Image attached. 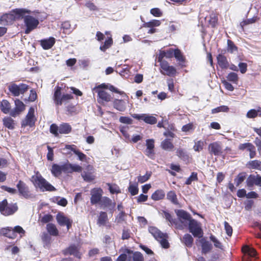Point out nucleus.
<instances>
[{
    "label": "nucleus",
    "instance_id": "6e6d98bb",
    "mask_svg": "<svg viewBox=\"0 0 261 261\" xmlns=\"http://www.w3.org/2000/svg\"><path fill=\"white\" fill-rule=\"evenodd\" d=\"M59 126H58L56 124H52L50 126V132L54 134L55 136L57 137L59 135Z\"/></svg>",
    "mask_w": 261,
    "mask_h": 261
},
{
    "label": "nucleus",
    "instance_id": "9d476101",
    "mask_svg": "<svg viewBox=\"0 0 261 261\" xmlns=\"http://www.w3.org/2000/svg\"><path fill=\"white\" fill-rule=\"evenodd\" d=\"M189 229L195 237L200 238L202 237L203 231L201 227L199 226L198 222L194 219H192L188 223Z\"/></svg>",
    "mask_w": 261,
    "mask_h": 261
},
{
    "label": "nucleus",
    "instance_id": "6e6552de",
    "mask_svg": "<svg viewBox=\"0 0 261 261\" xmlns=\"http://www.w3.org/2000/svg\"><path fill=\"white\" fill-rule=\"evenodd\" d=\"M162 58L161 56H159L158 58V61L161 63V72L162 74L170 76L175 75L176 72V69L172 66H169L167 61L162 60Z\"/></svg>",
    "mask_w": 261,
    "mask_h": 261
},
{
    "label": "nucleus",
    "instance_id": "c756f323",
    "mask_svg": "<svg viewBox=\"0 0 261 261\" xmlns=\"http://www.w3.org/2000/svg\"><path fill=\"white\" fill-rule=\"evenodd\" d=\"M181 241L187 247L190 248L193 245V238L191 234L187 233L184 236L182 239H181Z\"/></svg>",
    "mask_w": 261,
    "mask_h": 261
},
{
    "label": "nucleus",
    "instance_id": "864d4df0",
    "mask_svg": "<svg viewBox=\"0 0 261 261\" xmlns=\"http://www.w3.org/2000/svg\"><path fill=\"white\" fill-rule=\"evenodd\" d=\"M243 251L247 253L250 257H255L256 254V252L254 249L247 246L243 248Z\"/></svg>",
    "mask_w": 261,
    "mask_h": 261
},
{
    "label": "nucleus",
    "instance_id": "0e129e2a",
    "mask_svg": "<svg viewBox=\"0 0 261 261\" xmlns=\"http://www.w3.org/2000/svg\"><path fill=\"white\" fill-rule=\"evenodd\" d=\"M257 116V112L255 109L250 110L246 114V117L248 118H254Z\"/></svg>",
    "mask_w": 261,
    "mask_h": 261
},
{
    "label": "nucleus",
    "instance_id": "f257e3e1",
    "mask_svg": "<svg viewBox=\"0 0 261 261\" xmlns=\"http://www.w3.org/2000/svg\"><path fill=\"white\" fill-rule=\"evenodd\" d=\"M82 171V167L80 165L72 164L68 162L61 165L54 164L51 169V173L55 177L59 176L62 172L71 173L73 172H81Z\"/></svg>",
    "mask_w": 261,
    "mask_h": 261
},
{
    "label": "nucleus",
    "instance_id": "bf43d9fd",
    "mask_svg": "<svg viewBox=\"0 0 261 261\" xmlns=\"http://www.w3.org/2000/svg\"><path fill=\"white\" fill-rule=\"evenodd\" d=\"M247 150L250 152L249 156L251 159H252L255 157L256 155L255 147L251 143L250 145H249V147L248 148Z\"/></svg>",
    "mask_w": 261,
    "mask_h": 261
},
{
    "label": "nucleus",
    "instance_id": "9b49d317",
    "mask_svg": "<svg viewBox=\"0 0 261 261\" xmlns=\"http://www.w3.org/2000/svg\"><path fill=\"white\" fill-rule=\"evenodd\" d=\"M62 252L64 255H72L78 258H81L82 255L80 251L79 246L74 244H71L68 247L63 250Z\"/></svg>",
    "mask_w": 261,
    "mask_h": 261
},
{
    "label": "nucleus",
    "instance_id": "de8ad7c7",
    "mask_svg": "<svg viewBox=\"0 0 261 261\" xmlns=\"http://www.w3.org/2000/svg\"><path fill=\"white\" fill-rule=\"evenodd\" d=\"M198 180L197 173L196 172H192L191 175L186 180L185 184L186 185H191L192 182L193 181H196Z\"/></svg>",
    "mask_w": 261,
    "mask_h": 261
},
{
    "label": "nucleus",
    "instance_id": "b1692460",
    "mask_svg": "<svg viewBox=\"0 0 261 261\" xmlns=\"http://www.w3.org/2000/svg\"><path fill=\"white\" fill-rule=\"evenodd\" d=\"M200 243L201 245L202 253L206 254L212 249V244L205 239H201L200 240Z\"/></svg>",
    "mask_w": 261,
    "mask_h": 261
},
{
    "label": "nucleus",
    "instance_id": "dca6fc26",
    "mask_svg": "<svg viewBox=\"0 0 261 261\" xmlns=\"http://www.w3.org/2000/svg\"><path fill=\"white\" fill-rule=\"evenodd\" d=\"M210 153L216 156L222 155L223 149L221 143L219 142H215L211 143L208 147Z\"/></svg>",
    "mask_w": 261,
    "mask_h": 261
},
{
    "label": "nucleus",
    "instance_id": "37998d69",
    "mask_svg": "<svg viewBox=\"0 0 261 261\" xmlns=\"http://www.w3.org/2000/svg\"><path fill=\"white\" fill-rule=\"evenodd\" d=\"M128 189V191L130 193L131 195L133 196L137 195L139 191L138 185L136 183L134 184H130Z\"/></svg>",
    "mask_w": 261,
    "mask_h": 261
},
{
    "label": "nucleus",
    "instance_id": "c03bdc74",
    "mask_svg": "<svg viewBox=\"0 0 261 261\" xmlns=\"http://www.w3.org/2000/svg\"><path fill=\"white\" fill-rule=\"evenodd\" d=\"M113 43V40L112 38H109L108 40H106L104 44L100 46V49L102 51H105L106 49L109 48Z\"/></svg>",
    "mask_w": 261,
    "mask_h": 261
},
{
    "label": "nucleus",
    "instance_id": "58836bf2",
    "mask_svg": "<svg viewBox=\"0 0 261 261\" xmlns=\"http://www.w3.org/2000/svg\"><path fill=\"white\" fill-rule=\"evenodd\" d=\"M161 24V22L158 20H152L147 22H144L143 27L145 28H153L154 27H158Z\"/></svg>",
    "mask_w": 261,
    "mask_h": 261
},
{
    "label": "nucleus",
    "instance_id": "09e8293b",
    "mask_svg": "<svg viewBox=\"0 0 261 261\" xmlns=\"http://www.w3.org/2000/svg\"><path fill=\"white\" fill-rule=\"evenodd\" d=\"M81 175L84 180L86 181H91L94 179V176L92 174L85 171L82 172Z\"/></svg>",
    "mask_w": 261,
    "mask_h": 261
},
{
    "label": "nucleus",
    "instance_id": "393cba45",
    "mask_svg": "<svg viewBox=\"0 0 261 261\" xmlns=\"http://www.w3.org/2000/svg\"><path fill=\"white\" fill-rule=\"evenodd\" d=\"M218 64L222 69H226L229 67L227 58L223 55L219 54L217 57Z\"/></svg>",
    "mask_w": 261,
    "mask_h": 261
},
{
    "label": "nucleus",
    "instance_id": "f704fd0d",
    "mask_svg": "<svg viewBox=\"0 0 261 261\" xmlns=\"http://www.w3.org/2000/svg\"><path fill=\"white\" fill-rule=\"evenodd\" d=\"M98 96L99 98L107 102L110 101L112 98L111 95L103 90L99 91L98 92Z\"/></svg>",
    "mask_w": 261,
    "mask_h": 261
},
{
    "label": "nucleus",
    "instance_id": "5fc2aeb1",
    "mask_svg": "<svg viewBox=\"0 0 261 261\" xmlns=\"http://www.w3.org/2000/svg\"><path fill=\"white\" fill-rule=\"evenodd\" d=\"M227 79L229 81L236 83L238 80V74L235 72H230L227 76Z\"/></svg>",
    "mask_w": 261,
    "mask_h": 261
},
{
    "label": "nucleus",
    "instance_id": "680f3d73",
    "mask_svg": "<svg viewBox=\"0 0 261 261\" xmlns=\"http://www.w3.org/2000/svg\"><path fill=\"white\" fill-rule=\"evenodd\" d=\"M119 121L122 123L130 124L133 122V120L128 117L121 116L119 118Z\"/></svg>",
    "mask_w": 261,
    "mask_h": 261
},
{
    "label": "nucleus",
    "instance_id": "69168bd1",
    "mask_svg": "<svg viewBox=\"0 0 261 261\" xmlns=\"http://www.w3.org/2000/svg\"><path fill=\"white\" fill-rule=\"evenodd\" d=\"M224 227L226 232L228 236H231L232 233V228L228 222H224Z\"/></svg>",
    "mask_w": 261,
    "mask_h": 261
},
{
    "label": "nucleus",
    "instance_id": "72a5a7b5",
    "mask_svg": "<svg viewBox=\"0 0 261 261\" xmlns=\"http://www.w3.org/2000/svg\"><path fill=\"white\" fill-rule=\"evenodd\" d=\"M46 229L48 232L49 233V235L56 236L58 234L59 231L58 229L56 226L52 223L47 224Z\"/></svg>",
    "mask_w": 261,
    "mask_h": 261
},
{
    "label": "nucleus",
    "instance_id": "603ef678",
    "mask_svg": "<svg viewBox=\"0 0 261 261\" xmlns=\"http://www.w3.org/2000/svg\"><path fill=\"white\" fill-rule=\"evenodd\" d=\"M228 110H229V108L227 106H220L216 108L212 109V113L213 114H215V113H219L220 112H227L228 111Z\"/></svg>",
    "mask_w": 261,
    "mask_h": 261
},
{
    "label": "nucleus",
    "instance_id": "7c9ffc66",
    "mask_svg": "<svg viewBox=\"0 0 261 261\" xmlns=\"http://www.w3.org/2000/svg\"><path fill=\"white\" fill-rule=\"evenodd\" d=\"M71 131V126L66 123H63L60 125L59 133L60 134H67Z\"/></svg>",
    "mask_w": 261,
    "mask_h": 261
},
{
    "label": "nucleus",
    "instance_id": "338daca9",
    "mask_svg": "<svg viewBox=\"0 0 261 261\" xmlns=\"http://www.w3.org/2000/svg\"><path fill=\"white\" fill-rule=\"evenodd\" d=\"M125 215V213L123 211H121L116 217V221L118 223H121L124 220Z\"/></svg>",
    "mask_w": 261,
    "mask_h": 261
},
{
    "label": "nucleus",
    "instance_id": "13d9d810",
    "mask_svg": "<svg viewBox=\"0 0 261 261\" xmlns=\"http://www.w3.org/2000/svg\"><path fill=\"white\" fill-rule=\"evenodd\" d=\"M151 176V173L146 172V174L143 176H139L138 177V180L140 183H143L148 180Z\"/></svg>",
    "mask_w": 261,
    "mask_h": 261
},
{
    "label": "nucleus",
    "instance_id": "a19ab883",
    "mask_svg": "<svg viewBox=\"0 0 261 261\" xmlns=\"http://www.w3.org/2000/svg\"><path fill=\"white\" fill-rule=\"evenodd\" d=\"M42 240L43 242L44 246L47 247L50 242L51 237L48 233L44 232L41 236Z\"/></svg>",
    "mask_w": 261,
    "mask_h": 261
},
{
    "label": "nucleus",
    "instance_id": "e2e57ef3",
    "mask_svg": "<svg viewBox=\"0 0 261 261\" xmlns=\"http://www.w3.org/2000/svg\"><path fill=\"white\" fill-rule=\"evenodd\" d=\"M133 260L134 261H143L144 258L143 255L139 252H135L133 254Z\"/></svg>",
    "mask_w": 261,
    "mask_h": 261
},
{
    "label": "nucleus",
    "instance_id": "0eeeda50",
    "mask_svg": "<svg viewBox=\"0 0 261 261\" xmlns=\"http://www.w3.org/2000/svg\"><path fill=\"white\" fill-rule=\"evenodd\" d=\"M21 18H23V21L26 27L25 34H29L31 31L36 29L39 23L38 19L31 15H25L24 14Z\"/></svg>",
    "mask_w": 261,
    "mask_h": 261
},
{
    "label": "nucleus",
    "instance_id": "4be33fe9",
    "mask_svg": "<svg viewBox=\"0 0 261 261\" xmlns=\"http://www.w3.org/2000/svg\"><path fill=\"white\" fill-rule=\"evenodd\" d=\"M58 223L61 226H66L67 230L71 227L72 221L63 214H58L56 216Z\"/></svg>",
    "mask_w": 261,
    "mask_h": 261
},
{
    "label": "nucleus",
    "instance_id": "4468645a",
    "mask_svg": "<svg viewBox=\"0 0 261 261\" xmlns=\"http://www.w3.org/2000/svg\"><path fill=\"white\" fill-rule=\"evenodd\" d=\"M19 194L27 199L33 198L34 195L30 193L29 187L21 180H19L16 186Z\"/></svg>",
    "mask_w": 261,
    "mask_h": 261
},
{
    "label": "nucleus",
    "instance_id": "7ed1b4c3",
    "mask_svg": "<svg viewBox=\"0 0 261 261\" xmlns=\"http://www.w3.org/2000/svg\"><path fill=\"white\" fill-rule=\"evenodd\" d=\"M32 181L34 186L36 188H39L42 192H52L56 190V189L39 173H37L36 175L32 176Z\"/></svg>",
    "mask_w": 261,
    "mask_h": 261
},
{
    "label": "nucleus",
    "instance_id": "a878e982",
    "mask_svg": "<svg viewBox=\"0 0 261 261\" xmlns=\"http://www.w3.org/2000/svg\"><path fill=\"white\" fill-rule=\"evenodd\" d=\"M108 221V215L106 212H101L98 217L97 221V224L99 226L106 225L107 221Z\"/></svg>",
    "mask_w": 261,
    "mask_h": 261
},
{
    "label": "nucleus",
    "instance_id": "5701e85b",
    "mask_svg": "<svg viewBox=\"0 0 261 261\" xmlns=\"http://www.w3.org/2000/svg\"><path fill=\"white\" fill-rule=\"evenodd\" d=\"M55 43V39L54 37H49L48 39H45L40 41V44L44 49L51 48Z\"/></svg>",
    "mask_w": 261,
    "mask_h": 261
},
{
    "label": "nucleus",
    "instance_id": "473e14b6",
    "mask_svg": "<svg viewBox=\"0 0 261 261\" xmlns=\"http://www.w3.org/2000/svg\"><path fill=\"white\" fill-rule=\"evenodd\" d=\"M165 195V194L163 190H158L152 194L151 198L155 201H157L163 199Z\"/></svg>",
    "mask_w": 261,
    "mask_h": 261
},
{
    "label": "nucleus",
    "instance_id": "e433bc0d",
    "mask_svg": "<svg viewBox=\"0 0 261 261\" xmlns=\"http://www.w3.org/2000/svg\"><path fill=\"white\" fill-rule=\"evenodd\" d=\"M167 199L175 204H178L176 195L174 191H170L167 194Z\"/></svg>",
    "mask_w": 261,
    "mask_h": 261
},
{
    "label": "nucleus",
    "instance_id": "ddd939ff",
    "mask_svg": "<svg viewBox=\"0 0 261 261\" xmlns=\"http://www.w3.org/2000/svg\"><path fill=\"white\" fill-rule=\"evenodd\" d=\"M132 117L139 120H143L146 123L154 124L157 122V119L149 114H134L132 115Z\"/></svg>",
    "mask_w": 261,
    "mask_h": 261
},
{
    "label": "nucleus",
    "instance_id": "f8f14e48",
    "mask_svg": "<svg viewBox=\"0 0 261 261\" xmlns=\"http://www.w3.org/2000/svg\"><path fill=\"white\" fill-rule=\"evenodd\" d=\"M176 215L181 224L179 226L180 228H183L184 226H187L188 222L192 219L191 215L182 210H178L176 212Z\"/></svg>",
    "mask_w": 261,
    "mask_h": 261
},
{
    "label": "nucleus",
    "instance_id": "cd10ccee",
    "mask_svg": "<svg viewBox=\"0 0 261 261\" xmlns=\"http://www.w3.org/2000/svg\"><path fill=\"white\" fill-rule=\"evenodd\" d=\"M176 155L182 160L188 162L189 161V155L188 153L182 148H178L176 151Z\"/></svg>",
    "mask_w": 261,
    "mask_h": 261
},
{
    "label": "nucleus",
    "instance_id": "bb28decb",
    "mask_svg": "<svg viewBox=\"0 0 261 261\" xmlns=\"http://www.w3.org/2000/svg\"><path fill=\"white\" fill-rule=\"evenodd\" d=\"M161 146L165 150L171 151L174 148V145L169 139H166L161 144Z\"/></svg>",
    "mask_w": 261,
    "mask_h": 261
},
{
    "label": "nucleus",
    "instance_id": "052dcab7",
    "mask_svg": "<svg viewBox=\"0 0 261 261\" xmlns=\"http://www.w3.org/2000/svg\"><path fill=\"white\" fill-rule=\"evenodd\" d=\"M210 239L212 242H214V246L216 247L221 249H222V245L221 242L219 241H218L215 236L211 235L210 237Z\"/></svg>",
    "mask_w": 261,
    "mask_h": 261
},
{
    "label": "nucleus",
    "instance_id": "ea45409f",
    "mask_svg": "<svg viewBox=\"0 0 261 261\" xmlns=\"http://www.w3.org/2000/svg\"><path fill=\"white\" fill-rule=\"evenodd\" d=\"M4 125L9 129L14 128V120L10 117H6L3 119Z\"/></svg>",
    "mask_w": 261,
    "mask_h": 261
},
{
    "label": "nucleus",
    "instance_id": "2f4dec72",
    "mask_svg": "<svg viewBox=\"0 0 261 261\" xmlns=\"http://www.w3.org/2000/svg\"><path fill=\"white\" fill-rule=\"evenodd\" d=\"M11 106L7 100H3L1 103V110L5 114L10 113Z\"/></svg>",
    "mask_w": 261,
    "mask_h": 261
},
{
    "label": "nucleus",
    "instance_id": "39448f33",
    "mask_svg": "<svg viewBox=\"0 0 261 261\" xmlns=\"http://www.w3.org/2000/svg\"><path fill=\"white\" fill-rule=\"evenodd\" d=\"M18 210L16 203L8 204L6 199L0 202V212L5 216L13 214Z\"/></svg>",
    "mask_w": 261,
    "mask_h": 261
},
{
    "label": "nucleus",
    "instance_id": "a18cd8bd",
    "mask_svg": "<svg viewBox=\"0 0 261 261\" xmlns=\"http://www.w3.org/2000/svg\"><path fill=\"white\" fill-rule=\"evenodd\" d=\"M256 21V17H253L251 18L248 19L246 20L242 21L240 24V27L242 31L244 30V27L246 25L253 23Z\"/></svg>",
    "mask_w": 261,
    "mask_h": 261
},
{
    "label": "nucleus",
    "instance_id": "f03ea898",
    "mask_svg": "<svg viewBox=\"0 0 261 261\" xmlns=\"http://www.w3.org/2000/svg\"><path fill=\"white\" fill-rule=\"evenodd\" d=\"M30 10L25 9H15L11 13L5 14L0 18V21L4 25L12 23L16 19H21L26 13L30 14Z\"/></svg>",
    "mask_w": 261,
    "mask_h": 261
},
{
    "label": "nucleus",
    "instance_id": "3c124183",
    "mask_svg": "<svg viewBox=\"0 0 261 261\" xmlns=\"http://www.w3.org/2000/svg\"><path fill=\"white\" fill-rule=\"evenodd\" d=\"M174 55L177 60L181 62H185V58L178 49H176L174 50Z\"/></svg>",
    "mask_w": 261,
    "mask_h": 261
},
{
    "label": "nucleus",
    "instance_id": "f3484780",
    "mask_svg": "<svg viewBox=\"0 0 261 261\" xmlns=\"http://www.w3.org/2000/svg\"><path fill=\"white\" fill-rule=\"evenodd\" d=\"M102 190L100 189H93L91 191V203L92 204H100L102 199Z\"/></svg>",
    "mask_w": 261,
    "mask_h": 261
},
{
    "label": "nucleus",
    "instance_id": "a211bd4d",
    "mask_svg": "<svg viewBox=\"0 0 261 261\" xmlns=\"http://www.w3.org/2000/svg\"><path fill=\"white\" fill-rule=\"evenodd\" d=\"M62 150H66L65 153L66 154L70 153L71 151H73L78 156L80 161H84L86 158V155L80 150H77L74 145H66L65 147L62 148Z\"/></svg>",
    "mask_w": 261,
    "mask_h": 261
},
{
    "label": "nucleus",
    "instance_id": "6ab92c4d",
    "mask_svg": "<svg viewBox=\"0 0 261 261\" xmlns=\"http://www.w3.org/2000/svg\"><path fill=\"white\" fill-rule=\"evenodd\" d=\"M246 184L249 188H251L254 185L261 187V176L259 175H250L246 179Z\"/></svg>",
    "mask_w": 261,
    "mask_h": 261
},
{
    "label": "nucleus",
    "instance_id": "4d7b16f0",
    "mask_svg": "<svg viewBox=\"0 0 261 261\" xmlns=\"http://www.w3.org/2000/svg\"><path fill=\"white\" fill-rule=\"evenodd\" d=\"M150 13L155 17H160L162 16V12L158 8H152L150 10Z\"/></svg>",
    "mask_w": 261,
    "mask_h": 261
},
{
    "label": "nucleus",
    "instance_id": "49530a36",
    "mask_svg": "<svg viewBox=\"0 0 261 261\" xmlns=\"http://www.w3.org/2000/svg\"><path fill=\"white\" fill-rule=\"evenodd\" d=\"M109 189L111 193L112 194H117L120 192L119 187L114 184L111 185L110 184H108Z\"/></svg>",
    "mask_w": 261,
    "mask_h": 261
},
{
    "label": "nucleus",
    "instance_id": "2eb2a0df",
    "mask_svg": "<svg viewBox=\"0 0 261 261\" xmlns=\"http://www.w3.org/2000/svg\"><path fill=\"white\" fill-rule=\"evenodd\" d=\"M34 109L32 107H31L25 117V118L22 121L21 125L22 126L25 127L26 126H30V127H32L34 125Z\"/></svg>",
    "mask_w": 261,
    "mask_h": 261
},
{
    "label": "nucleus",
    "instance_id": "412c9836",
    "mask_svg": "<svg viewBox=\"0 0 261 261\" xmlns=\"http://www.w3.org/2000/svg\"><path fill=\"white\" fill-rule=\"evenodd\" d=\"M100 206L103 208L109 210L111 213L113 212L116 203L113 202L111 199L107 197H103L100 203Z\"/></svg>",
    "mask_w": 261,
    "mask_h": 261
},
{
    "label": "nucleus",
    "instance_id": "c85d7f7f",
    "mask_svg": "<svg viewBox=\"0 0 261 261\" xmlns=\"http://www.w3.org/2000/svg\"><path fill=\"white\" fill-rule=\"evenodd\" d=\"M114 107L120 112H123L126 109L125 102L122 100L115 99L113 102Z\"/></svg>",
    "mask_w": 261,
    "mask_h": 261
},
{
    "label": "nucleus",
    "instance_id": "423d86ee",
    "mask_svg": "<svg viewBox=\"0 0 261 261\" xmlns=\"http://www.w3.org/2000/svg\"><path fill=\"white\" fill-rule=\"evenodd\" d=\"M72 98H73V96L71 94H66L61 95V88L57 87L54 95V102L57 106L66 103Z\"/></svg>",
    "mask_w": 261,
    "mask_h": 261
},
{
    "label": "nucleus",
    "instance_id": "1a4fd4ad",
    "mask_svg": "<svg viewBox=\"0 0 261 261\" xmlns=\"http://www.w3.org/2000/svg\"><path fill=\"white\" fill-rule=\"evenodd\" d=\"M29 89V86L25 84L16 85L12 83L8 87V89L14 96H18L20 94H23Z\"/></svg>",
    "mask_w": 261,
    "mask_h": 261
},
{
    "label": "nucleus",
    "instance_id": "79ce46f5",
    "mask_svg": "<svg viewBox=\"0 0 261 261\" xmlns=\"http://www.w3.org/2000/svg\"><path fill=\"white\" fill-rule=\"evenodd\" d=\"M238 47L234 44L233 42L230 40H227V50L230 53L237 51Z\"/></svg>",
    "mask_w": 261,
    "mask_h": 261
},
{
    "label": "nucleus",
    "instance_id": "c9c22d12",
    "mask_svg": "<svg viewBox=\"0 0 261 261\" xmlns=\"http://www.w3.org/2000/svg\"><path fill=\"white\" fill-rule=\"evenodd\" d=\"M247 174L245 172L239 173L234 179V182L237 187H239L246 178Z\"/></svg>",
    "mask_w": 261,
    "mask_h": 261
},
{
    "label": "nucleus",
    "instance_id": "8fccbe9b",
    "mask_svg": "<svg viewBox=\"0 0 261 261\" xmlns=\"http://www.w3.org/2000/svg\"><path fill=\"white\" fill-rule=\"evenodd\" d=\"M204 145V142L201 140L198 141L195 143L193 149L195 151L199 152L203 149Z\"/></svg>",
    "mask_w": 261,
    "mask_h": 261
},
{
    "label": "nucleus",
    "instance_id": "20e7f679",
    "mask_svg": "<svg viewBox=\"0 0 261 261\" xmlns=\"http://www.w3.org/2000/svg\"><path fill=\"white\" fill-rule=\"evenodd\" d=\"M148 230L154 239L160 242L162 247L168 248L169 247V244L167 240L166 234L162 233L156 227L153 226L149 227Z\"/></svg>",
    "mask_w": 261,
    "mask_h": 261
},
{
    "label": "nucleus",
    "instance_id": "774afa93",
    "mask_svg": "<svg viewBox=\"0 0 261 261\" xmlns=\"http://www.w3.org/2000/svg\"><path fill=\"white\" fill-rule=\"evenodd\" d=\"M146 149L154 148V141L153 139H147L146 141Z\"/></svg>",
    "mask_w": 261,
    "mask_h": 261
},
{
    "label": "nucleus",
    "instance_id": "aec40b11",
    "mask_svg": "<svg viewBox=\"0 0 261 261\" xmlns=\"http://www.w3.org/2000/svg\"><path fill=\"white\" fill-rule=\"evenodd\" d=\"M15 108L10 112V115L13 117L18 115L25 109V105L19 99H16L15 100Z\"/></svg>",
    "mask_w": 261,
    "mask_h": 261
},
{
    "label": "nucleus",
    "instance_id": "4c0bfd02",
    "mask_svg": "<svg viewBox=\"0 0 261 261\" xmlns=\"http://www.w3.org/2000/svg\"><path fill=\"white\" fill-rule=\"evenodd\" d=\"M250 168L253 169H257L261 171V162L258 160L250 161L248 163Z\"/></svg>",
    "mask_w": 261,
    "mask_h": 261
}]
</instances>
